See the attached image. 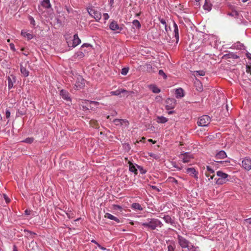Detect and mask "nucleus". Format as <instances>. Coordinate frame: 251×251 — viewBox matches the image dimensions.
<instances>
[{"mask_svg":"<svg viewBox=\"0 0 251 251\" xmlns=\"http://www.w3.org/2000/svg\"><path fill=\"white\" fill-rule=\"evenodd\" d=\"M140 225L150 230L157 229V227L160 228L163 225L159 220L155 218H148L147 222L142 223Z\"/></svg>","mask_w":251,"mask_h":251,"instance_id":"obj_1","label":"nucleus"},{"mask_svg":"<svg viewBox=\"0 0 251 251\" xmlns=\"http://www.w3.org/2000/svg\"><path fill=\"white\" fill-rule=\"evenodd\" d=\"M218 178H215V182L218 185H222L226 183L229 180L228 177H229V175L223 173L222 171H218L216 173Z\"/></svg>","mask_w":251,"mask_h":251,"instance_id":"obj_2","label":"nucleus"},{"mask_svg":"<svg viewBox=\"0 0 251 251\" xmlns=\"http://www.w3.org/2000/svg\"><path fill=\"white\" fill-rule=\"evenodd\" d=\"M75 78L76 79V81L74 84V88L76 90H78L82 89L85 86V80L80 75H76L75 76Z\"/></svg>","mask_w":251,"mask_h":251,"instance_id":"obj_3","label":"nucleus"},{"mask_svg":"<svg viewBox=\"0 0 251 251\" xmlns=\"http://www.w3.org/2000/svg\"><path fill=\"white\" fill-rule=\"evenodd\" d=\"M211 118L208 115H203L199 118L197 124L199 126H206L210 123Z\"/></svg>","mask_w":251,"mask_h":251,"instance_id":"obj_4","label":"nucleus"},{"mask_svg":"<svg viewBox=\"0 0 251 251\" xmlns=\"http://www.w3.org/2000/svg\"><path fill=\"white\" fill-rule=\"evenodd\" d=\"M67 43L69 48L73 49L80 44L81 40L79 38L77 34H75L72 41H67Z\"/></svg>","mask_w":251,"mask_h":251,"instance_id":"obj_5","label":"nucleus"},{"mask_svg":"<svg viewBox=\"0 0 251 251\" xmlns=\"http://www.w3.org/2000/svg\"><path fill=\"white\" fill-rule=\"evenodd\" d=\"M176 105V100L173 98H168L165 101V108L167 110L173 109Z\"/></svg>","mask_w":251,"mask_h":251,"instance_id":"obj_6","label":"nucleus"},{"mask_svg":"<svg viewBox=\"0 0 251 251\" xmlns=\"http://www.w3.org/2000/svg\"><path fill=\"white\" fill-rule=\"evenodd\" d=\"M163 219L165 222L167 224H170L174 227L177 228V226H180L175 221V217L172 218L170 216L167 215H165Z\"/></svg>","mask_w":251,"mask_h":251,"instance_id":"obj_7","label":"nucleus"},{"mask_svg":"<svg viewBox=\"0 0 251 251\" xmlns=\"http://www.w3.org/2000/svg\"><path fill=\"white\" fill-rule=\"evenodd\" d=\"M178 243L182 248H186L188 245L190 244V242L183 236L178 235L177 237Z\"/></svg>","mask_w":251,"mask_h":251,"instance_id":"obj_8","label":"nucleus"},{"mask_svg":"<svg viewBox=\"0 0 251 251\" xmlns=\"http://www.w3.org/2000/svg\"><path fill=\"white\" fill-rule=\"evenodd\" d=\"M179 157L182 158V162L184 163H189L191 159L194 158L193 155L189 152L182 153L179 155Z\"/></svg>","mask_w":251,"mask_h":251,"instance_id":"obj_9","label":"nucleus"},{"mask_svg":"<svg viewBox=\"0 0 251 251\" xmlns=\"http://www.w3.org/2000/svg\"><path fill=\"white\" fill-rule=\"evenodd\" d=\"M131 93H132V91H128L124 89H118L116 91L110 92V94L112 96H118L121 94H124L126 97Z\"/></svg>","mask_w":251,"mask_h":251,"instance_id":"obj_10","label":"nucleus"},{"mask_svg":"<svg viewBox=\"0 0 251 251\" xmlns=\"http://www.w3.org/2000/svg\"><path fill=\"white\" fill-rule=\"evenodd\" d=\"M89 14L93 17L96 21H99L101 18V14L100 12L93 8H89L88 10Z\"/></svg>","mask_w":251,"mask_h":251,"instance_id":"obj_11","label":"nucleus"},{"mask_svg":"<svg viewBox=\"0 0 251 251\" xmlns=\"http://www.w3.org/2000/svg\"><path fill=\"white\" fill-rule=\"evenodd\" d=\"M242 167L246 171L251 170V159L249 157H245L242 162Z\"/></svg>","mask_w":251,"mask_h":251,"instance_id":"obj_12","label":"nucleus"},{"mask_svg":"<svg viewBox=\"0 0 251 251\" xmlns=\"http://www.w3.org/2000/svg\"><path fill=\"white\" fill-rule=\"evenodd\" d=\"M109 28L111 30L113 31H116L118 30L117 32L119 33L121 31L123 30V27L121 26H120L118 24H117V22L115 21H113L109 25Z\"/></svg>","mask_w":251,"mask_h":251,"instance_id":"obj_13","label":"nucleus"},{"mask_svg":"<svg viewBox=\"0 0 251 251\" xmlns=\"http://www.w3.org/2000/svg\"><path fill=\"white\" fill-rule=\"evenodd\" d=\"M60 95L62 98L66 101H71V99L70 96V94L68 91L65 90H61L60 91Z\"/></svg>","mask_w":251,"mask_h":251,"instance_id":"obj_14","label":"nucleus"},{"mask_svg":"<svg viewBox=\"0 0 251 251\" xmlns=\"http://www.w3.org/2000/svg\"><path fill=\"white\" fill-rule=\"evenodd\" d=\"M173 25L174 28L173 32L174 37L175 38L176 43H178L179 41V30L178 26L175 22H174Z\"/></svg>","mask_w":251,"mask_h":251,"instance_id":"obj_15","label":"nucleus"},{"mask_svg":"<svg viewBox=\"0 0 251 251\" xmlns=\"http://www.w3.org/2000/svg\"><path fill=\"white\" fill-rule=\"evenodd\" d=\"M186 173L189 174L190 176L195 177L196 179L198 178V172L194 168H188L186 169Z\"/></svg>","mask_w":251,"mask_h":251,"instance_id":"obj_16","label":"nucleus"},{"mask_svg":"<svg viewBox=\"0 0 251 251\" xmlns=\"http://www.w3.org/2000/svg\"><path fill=\"white\" fill-rule=\"evenodd\" d=\"M168 244L167 246L168 251H175L176 248V243L174 241H169L167 242Z\"/></svg>","mask_w":251,"mask_h":251,"instance_id":"obj_17","label":"nucleus"},{"mask_svg":"<svg viewBox=\"0 0 251 251\" xmlns=\"http://www.w3.org/2000/svg\"><path fill=\"white\" fill-rule=\"evenodd\" d=\"M227 157L226 154L224 151H220L217 152L215 156L216 160L222 159Z\"/></svg>","mask_w":251,"mask_h":251,"instance_id":"obj_18","label":"nucleus"},{"mask_svg":"<svg viewBox=\"0 0 251 251\" xmlns=\"http://www.w3.org/2000/svg\"><path fill=\"white\" fill-rule=\"evenodd\" d=\"M20 71L23 76L27 77L29 75V71L22 64L20 65Z\"/></svg>","mask_w":251,"mask_h":251,"instance_id":"obj_19","label":"nucleus"},{"mask_svg":"<svg viewBox=\"0 0 251 251\" xmlns=\"http://www.w3.org/2000/svg\"><path fill=\"white\" fill-rule=\"evenodd\" d=\"M104 217L108 218L110 220L114 221L117 223H119L120 222V220L117 217L112 215V214H111L109 213H105V214L104 215Z\"/></svg>","mask_w":251,"mask_h":251,"instance_id":"obj_20","label":"nucleus"},{"mask_svg":"<svg viewBox=\"0 0 251 251\" xmlns=\"http://www.w3.org/2000/svg\"><path fill=\"white\" fill-rule=\"evenodd\" d=\"M224 57L225 58L238 59L239 58V56L233 52H229L228 53L225 54Z\"/></svg>","mask_w":251,"mask_h":251,"instance_id":"obj_21","label":"nucleus"},{"mask_svg":"<svg viewBox=\"0 0 251 251\" xmlns=\"http://www.w3.org/2000/svg\"><path fill=\"white\" fill-rule=\"evenodd\" d=\"M175 94L176 98H181L184 97V90L181 88H178L176 89Z\"/></svg>","mask_w":251,"mask_h":251,"instance_id":"obj_22","label":"nucleus"},{"mask_svg":"<svg viewBox=\"0 0 251 251\" xmlns=\"http://www.w3.org/2000/svg\"><path fill=\"white\" fill-rule=\"evenodd\" d=\"M212 4L210 3V0H205V3L203 6L204 10L210 11L211 10Z\"/></svg>","mask_w":251,"mask_h":251,"instance_id":"obj_23","label":"nucleus"},{"mask_svg":"<svg viewBox=\"0 0 251 251\" xmlns=\"http://www.w3.org/2000/svg\"><path fill=\"white\" fill-rule=\"evenodd\" d=\"M24 232L25 233V236L31 238H34V236L36 235L35 233L27 229H25Z\"/></svg>","mask_w":251,"mask_h":251,"instance_id":"obj_24","label":"nucleus"},{"mask_svg":"<svg viewBox=\"0 0 251 251\" xmlns=\"http://www.w3.org/2000/svg\"><path fill=\"white\" fill-rule=\"evenodd\" d=\"M243 46H244L242 44L239 42H238L236 43L233 44L230 48L232 49L241 50L242 49Z\"/></svg>","mask_w":251,"mask_h":251,"instance_id":"obj_25","label":"nucleus"},{"mask_svg":"<svg viewBox=\"0 0 251 251\" xmlns=\"http://www.w3.org/2000/svg\"><path fill=\"white\" fill-rule=\"evenodd\" d=\"M168 121V119L163 116H157L156 122L158 123L164 124Z\"/></svg>","mask_w":251,"mask_h":251,"instance_id":"obj_26","label":"nucleus"},{"mask_svg":"<svg viewBox=\"0 0 251 251\" xmlns=\"http://www.w3.org/2000/svg\"><path fill=\"white\" fill-rule=\"evenodd\" d=\"M84 56V53L83 52L82 50H80L76 52L75 55H74V57L75 58H82Z\"/></svg>","mask_w":251,"mask_h":251,"instance_id":"obj_27","label":"nucleus"},{"mask_svg":"<svg viewBox=\"0 0 251 251\" xmlns=\"http://www.w3.org/2000/svg\"><path fill=\"white\" fill-rule=\"evenodd\" d=\"M114 123L116 126H121L124 123H127V121L126 119H116L114 120Z\"/></svg>","mask_w":251,"mask_h":251,"instance_id":"obj_28","label":"nucleus"},{"mask_svg":"<svg viewBox=\"0 0 251 251\" xmlns=\"http://www.w3.org/2000/svg\"><path fill=\"white\" fill-rule=\"evenodd\" d=\"M131 207L134 210H138L140 211L143 210L141 205L138 203H133L131 205Z\"/></svg>","mask_w":251,"mask_h":251,"instance_id":"obj_29","label":"nucleus"},{"mask_svg":"<svg viewBox=\"0 0 251 251\" xmlns=\"http://www.w3.org/2000/svg\"><path fill=\"white\" fill-rule=\"evenodd\" d=\"M149 88L154 93H159L160 92V89L155 85H151Z\"/></svg>","mask_w":251,"mask_h":251,"instance_id":"obj_30","label":"nucleus"},{"mask_svg":"<svg viewBox=\"0 0 251 251\" xmlns=\"http://www.w3.org/2000/svg\"><path fill=\"white\" fill-rule=\"evenodd\" d=\"M132 25L134 27H136L137 29H139L141 26V24L137 20H134L132 22Z\"/></svg>","mask_w":251,"mask_h":251,"instance_id":"obj_31","label":"nucleus"},{"mask_svg":"<svg viewBox=\"0 0 251 251\" xmlns=\"http://www.w3.org/2000/svg\"><path fill=\"white\" fill-rule=\"evenodd\" d=\"M42 5L45 8H49L51 7L50 0H43Z\"/></svg>","mask_w":251,"mask_h":251,"instance_id":"obj_32","label":"nucleus"},{"mask_svg":"<svg viewBox=\"0 0 251 251\" xmlns=\"http://www.w3.org/2000/svg\"><path fill=\"white\" fill-rule=\"evenodd\" d=\"M129 170L130 172L134 173L135 175H137L138 174L137 169H136L135 166L133 165L132 164H130L129 165Z\"/></svg>","mask_w":251,"mask_h":251,"instance_id":"obj_33","label":"nucleus"},{"mask_svg":"<svg viewBox=\"0 0 251 251\" xmlns=\"http://www.w3.org/2000/svg\"><path fill=\"white\" fill-rule=\"evenodd\" d=\"M167 181L170 183H174L176 184H178V181L174 177L170 176L168 178Z\"/></svg>","mask_w":251,"mask_h":251,"instance_id":"obj_34","label":"nucleus"},{"mask_svg":"<svg viewBox=\"0 0 251 251\" xmlns=\"http://www.w3.org/2000/svg\"><path fill=\"white\" fill-rule=\"evenodd\" d=\"M205 72L204 71L200 70L194 72V75L195 76H204Z\"/></svg>","mask_w":251,"mask_h":251,"instance_id":"obj_35","label":"nucleus"},{"mask_svg":"<svg viewBox=\"0 0 251 251\" xmlns=\"http://www.w3.org/2000/svg\"><path fill=\"white\" fill-rule=\"evenodd\" d=\"M7 80L8 89L10 90L13 86V82L10 76H8Z\"/></svg>","mask_w":251,"mask_h":251,"instance_id":"obj_36","label":"nucleus"},{"mask_svg":"<svg viewBox=\"0 0 251 251\" xmlns=\"http://www.w3.org/2000/svg\"><path fill=\"white\" fill-rule=\"evenodd\" d=\"M205 175L206 177H209L208 180L210 181L211 179H213L215 175L214 174L210 173L209 172H205Z\"/></svg>","mask_w":251,"mask_h":251,"instance_id":"obj_37","label":"nucleus"},{"mask_svg":"<svg viewBox=\"0 0 251 251\" xmlns=\"http://www.w3.org/2000/svg\"><path fill=\"white\" fill-rule=\"evenodd\" d=\"M34 141V138L33 137H28L26 138L25 140L23 141V142L28 143V144H31L33 143Z\"/></svg>","mask_w":251,"mask_h":251,"instance_id":"obj_38","label":"nucleus"},{"mask_svg":"<svg viewBox=\"0 0 251 251\" xmlns=\"http://www.w3.org/2000/svg\"><path fill=\"white\" fill-rule=\"evenodd\" d=\"M22 34L26 37L28 40L31 39L33 36L32 34L29 33H24L22 32Z\"/></svg>","mask_w":251,"mask_h":251,"instance_id":"obj_39","label":"nucleus"},{"mask_svg":"<svg viewBox=\"0 0 251 251\" xmlns=\"http://www.w3.org/2000/svg\"><path fill=\"white\" fill-rule=\"evenodd\" d=\"M99 102L98 101H90V106L89 107L90 108H93V106H97L99 105Z\"/></svg>","mask_w":251,"mask_h":251,"instance_id":"obj_40","label":"nucleus"},{"mask_svg":"<svg viewBox=\"0 0 251 251\" xmlns=\"http://www.w3.org/2000/svg\"><path fill=\"white\" fill-rule=\"evenodd\" d=\"M186 248L188 249L189 251H196V247L190 244L188 245V247H186Z\"/></svg>","mask_w":251,"mask_h":251,"instance_id":"obj_41","label":"nucleus"},{"mask_svg":"<svg viewBox=\"0 0 251 251\" xmlns=\"http://www.w3.org/2000/svg\"><path fill=\"white\" fill-rule=\"evenodd\" d=\"M137 168L139 170L141 174H145L147 173V171L145 170L142 166L139 165H137Z\"/></svg>","mask_w":251,"mask_h":251,"instance_id":"obj_42","label":"nucleus"},{"mask_svg":"<svg viewBox=\"0 0 251 251\" xmlns=\"http://www.w3.org/2000/svg\"><path fill=\"white\" fill-rule=\"evenodd\" d=\"M149 156L154 158L155 159H159V156L157 154H155L154 153H149Z\"/></svg>","mask_w":251,"mask_h":251,"instance_id":"obj_43","label":"nucleus"},{"mask_svg":"<svg viewBox=\"0 0 251 251\" xmlns=\"http://www.w3.org/2000/svg\"><path fill=\"white\" fill-rule=\"evenodd\" d=\"M128 70H129V69L128 68H124L122 70L121 74L123 75H126L127 74Z\"/></svg>","mask_w":251,"mask_h":251,"instance_id":"obj_44","label":"nucleus"},{"mask_svg":"<svg viewBox=\"0 0 251 251\" xmlns=\"http://www.w3.org/2000/svg\"><path fill=\"white\" fill-rule=\"evenodd\" d=\"M158 74L160 76H162L164 79H166L167 78V75L164 73L163 70H160L158 72Z\"/></svg>","mask_w":251,"mask_h":251,"instance_id":"obj_45","label":"nucleus"},{"mask_svg":"<svg viewBox=\"0 0 251 251\" xmlns=\"http://www.w3.org/2000/svg\"><path fill=\"white\" fill-rule=\"evenodd\" d=\"M229 15H231L232 16H234V17H237L239 15V13L237 11H233L232 12H231L230 14H229Z\"/></svg>","mask_w":251,"mask_h":251,"instance_id":"obj_46","label":"nucleus"},{"mask_svg":"<svg viewBox=\"0 0 251 251\" xmlns=\"http://www.w3.org/2000/svg\"><path fill=\"white\" fill-rule=\"evenodd\" d=\"M85 47H91V45L89 44H88V43H85V44H83L81 46V48H80V50H83V49Z\"/></svg>","mask_w":251,"mask_h":251,"instance_id":"obj_47","label":"nucleus"},{"mask_svg":"<svg viewBox=\"0 0 251 251\" xmlns=\"http://www.w3.org/2000/svg\"><path fill=\"white\" fill-rule=\"evenodd\" d=\"M207 172H209L210 173H212V174L214 173V170L211 169L209 166L206 167V171Z\"/></svg>","mask_w":251,"mask_h":251,"instance_id":"obj_48","label":"nucleus"},{"mask_svg":"<svg viewBox=\"0 0 251 251\" xmlns=\"http://www.w3.org/2000/svg\"><path fill=\"white\" fill-rule=\"evenodd\" d=\"M246 222L248 224V226L251 228V218L246 219Z\"/></svg>","mask_w":251,"mask_h":251,"instance_id":"obj_49","label":"nucleus"},{"mask_svg":"<svg viewBox=\"0 0 251 251\" xmlns=\"http://www.w3.org/2000/svg\"><path fill=\"white\" fill-rule=\"evenodd\" d=\"M246 72L248 74H251V65H246Z\"/></svg>","mask_w":251,"mask_h":251,"instance_id":"obj_50","label":"nucleus"},{"mask_svg":"<svg viewBox=\"0 0 251 251\" xmlns=\"http://www.w3.org/2000/svg\"><path fill=\"white\" fill-rule=\"evenodd\" d=\"M173 165L174 167L177 169L178 170H181L182 169V166H181V167H179L175 162L173 163Z\"/></svg>","mask_w":251,"mask_h":251,"instance_id":"obj_51","label":"nucleus"},{"mask_svg":"<svg viewBox=\"0 0 251 251\" xmlns=\"http://www.w3.org/2000/svg\"><path fill=\"white\" fill-rule=\"evenodd\" d=\"M124 147L125 150H126L127 151H129L130 150V146L129 144L125 143L124 145Z\"/></svg>","mask_w":251,"mask_h":251,"instance_id":"obj_52","label":"nucleus"},{"mask_svg":"<svg viewBox=\"0 0 251 251\" xmlns=\"http://www.w3.org/2000/svg\"><path fill=\"white\" fill-rule=\"evenodd\" d=\"M29 20L30 21V23L31 25H35V21L34 19V18L32 17H29Z\"/></svg>","mask_w":251,"mask_h":251,"instance_id":"obj_53","label":"nucleus"},{"mask_svg":"<svg viewBox=\"0 0 251 251\" xmlns=\"http://www.w3.org/2000/svg\"><path fill=\"white\" fill-rule=\"evenodd\" d=\"M5 116L7 119H8L10 116V112L9 110L7 109L5 112Z\"/></svg>","mask_w":251,"mask_h":251,"instance_id":"obj_54","label":"nucleus"},{"mask_svg":"<svg viewBox=\"0 0 251 251\" xmlns=\"http://www.w3.org/2000/svg\"><path fill=\"white\" fill-rule=\"evenodd\" d=\"M103 19H104V20L106 21L109 19V16L107 13H105L103 14Z\"/></svg>","mask_w":251,"mask_h":251,"instance_id":"obj_55","label":"nucleus"},{"mask_svg":"<svg viewBox=\"0 0 251 251\" xmlns=\"http://www.w3.org/2000/svg\"><path fill=\"white\" fill-rule=\"evenodd\" d=\"M3 198L4 199V200H5V201L7 203L10 201L9 199L8 198V197L5 194H3Z\"/></svg>","mask_w":251,"mask_h":251,"instance_id":"obj_56","label":"nucleus"},{"mask_svg":"<svg viewBox=\"0 0 251 251\" xmlns=\"http://www.w3.org/2000/svg\"><path fill=\"white\" fill-rule=\"evenodd\" d=\"M113 207H114V209H122V207L119 205H116V204H115V205H113Z\"/></svg>","mask_w":251,"mask_h":251,"instance_id":"obj_57","label":"nucleus"},{"mask_svg":"<svg viewBox=\"0 0 251 251\" xmlns=\"http://www.w3.org/2000/svg\"><path fill=\"white\" fill-rule=\"evenodd\" d=\"M31 212V211L29 209H26L25 211V214L26 215H29L30 214Z\"/></svg>","mask_w":251,"mask_h":251,"instance_id":"obj_58","label":"nucleus"},{"mask_svg":"<svg viewBox=\"0 0 251 251\" xmlns=\"http://www.w3.org/2000/svg\"><path fill=\"white\" fill-rule=\"evenodd\" d=\"M160 22L162 24L165 25L166 26V22L165 20H164L163 19H160Z\"/></svg>","mask_w":251,"mask_h":251,"instance_id":"obj_59","label":"nucleus"},{"mask_svg":"<svg viewBox=\"0 0 251 251\" xmlns=\"http://www.w3.org/2000/svg\"><path fill=\"white\" fill-rule=\"evenodd\" d=\"M151 187L153 190H156L158 192L159 191V189L156 186H151Z\"/></svg>","mask_w":251,"mask_h":251,"instance_id":"obj_60","label":"nucleus"},{"mask_svg":"<svg viewBox=\"0 0 251 251\" xmlns=\"http://www.w3.org/2000/svg\"><path fill=\"white\" fill-rule=\"evenodd\" d=\"M10 48L12 50H13V51H15V49L14 48V45L12 43L10 44Z\"/></svg>","mask_w":251,"mask_h":251,"instance_id":"obj_61","label":"nucleus"},{"mask_svg":"<svg viewBox=\"0 0 251 251\" xmlns=\"http://www.w3.org/2000/svg\"><path fill=\"white\" fill-rule=\"evenodd\" d=\"M98 247L102 250L104 251L106 250L105 248L102 247L100 244L98 245Z\"/></svg>","mask_w":251,"mask_h":251,"instance_id":"obj_62","label":"nucleus"},{"mask_svg":"<svg viewBox=\"0 0 251 251\" xmlns=\"http://www.w3.org/2000/svg\"><path fill=\"white\" fill-rule=\"evenodd\" d=\"M246 56L250 59H251V54L250 53H247L246 54Z\"/></svg>","mask_w":251,"mask_h":251,"instance_id":"obj_63","label":"nucleus"},{"mask_svg":"<svg viewBox=\"0 0 251 251\" xmlns=\"http://www.w3.org/2000/svg\"><path fill=\"white\" fill-rule=\"evenodd\" d=\"M13 251H18V249L16 245L13 246Z\"/></svg>","mask_w":251,"mask_h":251,"instance_id":"obj_64","label":"nucleus"}]
</instances>
